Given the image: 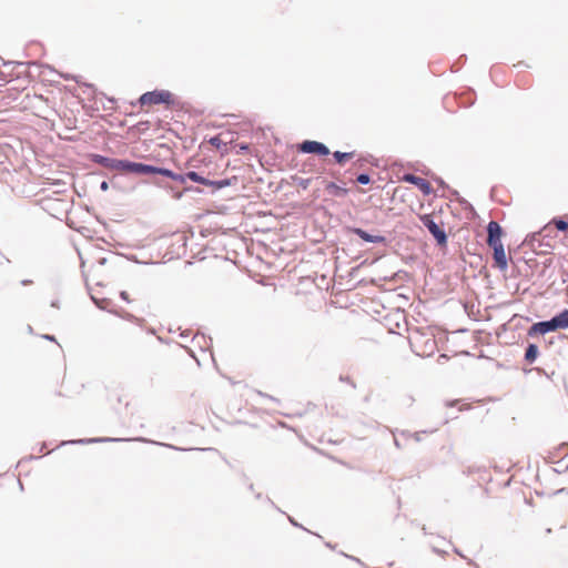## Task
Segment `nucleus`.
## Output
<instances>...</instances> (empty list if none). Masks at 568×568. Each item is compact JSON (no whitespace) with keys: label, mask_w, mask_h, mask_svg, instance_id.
I'll return each instance as SVG.
<instances>
[{"label":"nucleus","mask_w":568,"mask_h":568,"mask_svg":"<svg viewBox=\"0 0 568 568\" xmlns=\"http://www.w3.org/2000/svg\"><path fill=\"white\" fill-rule=\"evenodd\" d=\"M138 103L141 106L163 104L169 110L183 109L184 106V103L178 95L164 89H154L142 93L138 99Z\"/></svg>","instance_id":"obj_1"},{"label":"nucleus","mask_w":568,"mask_h":568,"mask_svg":"<svg viewBox=\"0 0 568 568\" xmlns=\"http://www.w3.org/2000/svg\"><path fill=\"white\" fill-rule=\"evenodd\" d=\"M355 283L351 280L346 282L336 281L332 287L331 304L338 308L347 310L354 304Z\"/></svg>","instance_id":"obj_2"},{"label":"nucleus","mask_w":568,"mask_h":568,"mask_svg":"<svg viewBox=\"0 0 568 568\" xmlns=\"http://www.w3.org/2000/svg\"><path fill=\"white\" fill-rule=\"evenodd\" d=\"M187 180H189V178L186 176V172L185 173H175V176L172 181H174L181 185H184L182 191H178L171 184L164 183L159 179H153L152 183L158 187L166 190L176 200H180L184 193H203L204 192L199 186L185 185Z\"/></svg>","instance_id":"obj_3"},{"label":"nucleus","mask_w":568,"mask_h":568,"mask_svg":"<svg viewBox=\"0 0 568 568\" xmlns=\"http://www.w3.org/2000/svg\"><path fill=\"white\" fill-rule=\"evenodd\" d=\"M120 442H140V443H151L156 445L166 446L169 448L178 449V447L170 445V444H162L158 443L151 439H148L145 437H134V438H120V437H93V438H81V439H73V440H67L62 442L61 445H88L93 443H120ZM181 448H179L180 450Z\"/></svg>","instance_id":"obj_4"},{"label":"nucleus","mask_w":568,"mask_h":568,"mask_svg":"<svg viewBox=\"0 0 568 568\" xmlns=\"http://www.w3.org/2000/svg\"><path fill=\"white\" fill-rule=\"evenodd\" d=\"M297 150L301 153L314 154L320 158L331 154V151L325 143L315 140H304L297 144Z\"/></svg>","instance_id":"obj_5"},{"label":"nucleus","mask_w":568,"mask_h":568,"mask_svg":"<svg viewBox=\"0 0 568 568\" xmlns=\"http://www.w3.org/2000/svg\"><path fill=\"white\" fill-rule=\"evenodd\" d=\"M153 164H146L142 162H134L128 159L123 161L122 173L124 174H134V175H145L153 176Z\"/></svg>","instance_id":"obj_6"},{"label":"nucleus","mask_w":568,"mask_h":568,"mask_svg":"<svg viewBox=\"0 0 568 568\" xmlns=\"http://www.w3.org/2000/svg\"><path fill=\"white\" fill-rule=\"evenodd\" d=\"M89 159L92 163L98 164L102 168L109 169L111 171L122 172L124 159L109 158L106 155H102V154H98V153L89 154Z\"/></svg>","instance_id":"obj_7"},{"label":"nucleus","mask_w":568,"mask_h":568,"mask_svg":"<svg viewBox=\"0 0 568 568\" xmlns=\"http://www.w3.org/2000/svg\"><path fill=\"white\" fill-rule=\"evenodd\" d=\"M420 221L425 227L432 233V235L436 239L439 245H445L447 242V236L445 231L435 223L433 217L429 214H425L420 216Z\"/></svg>","instance_id":"obj_8"},{"label":"nucleus","mask_w":568,"mask_h":568,"mask_svg":"<svg viewBox=\"0 0 568 568\" xmlns=\"http://www.w3.org/2000/svg\"><path fill=\"white\" fill-rule=\"evenodd\" d=\"M487 232H488L487 244L491 248L503 245V242H501L503 230L497 222L490 221L487 226Z\"/></svg>","instance_id":"obj_9"},{"label":"nucleus","mask_w":568,"mask_h":568,"mask_svg":"<svg viewBox=\"0 0 568 568\" xmlns=\"http://www.w3.org/2000/svg\"><path fill=\"white\" fill-rule=\"evenodd\" d=\"M402 180L416 185L425 195L433 191L432 184L424 178L407 173L403 175Z\"/></svg>","instance_id":"obj_10"},{"label":"nucleus","mask_w":568,"mask_h":568,"mask_svg":"<svg viewBox=\"0 0 568 568\" xmlns=\"http://www.w3.org/2000/svg\"><path fill=\"white\" fill-rule=\"evenodd\" d=\"M341 258L342 257L338 255L334 283L336 281L346 282L347 280H351L353 282V276L355 274V266L344 267Z\"/></svg>","instance_id":"obj_11"},{"label":"nucleus","mask_w":568,"mask_h":568,"mask_svg":"<svg viewBox=\"0 0 568 568\" xmlns=\"http://www.w3.org/2000/svg\"><path fill=\"white\" fill-rule=\"evenodd\" d=\"M554 331H557V328H556V323H554V320L551 318L550 321L538 322V323H535L534 325H531L530 328L528 329V336H535L538 334L544 335L548 332H554Z\"/></svg>","instance_id":"obj_12"},{"label":"nucleus","mask_w":568,"mask_h":568,"mask_svg":"<svg viewBox=\"0 0 568 568\" xmlns=\"http://www.w3.org/2000/svg\"><path fill=\"white\" fill-rule=\"evenodd\" d=\"M494 261L495 265L501 270L505 271L508 267L507 256L504 248V245L494 247Z\"/></svg>","instance_id":"obj_13"},{"label":"nucleus","mask_w":568,"mask_h":568,"mask_svg":"<svg viewBox=\"0 0 568 568\" xmlns=\"http://www.w3.org/2000/svg\"><path fill=\"white\" fill-rule=\"evenodd\" d=\"M235 180H236V178H225V179H220V180H211L210 179L207 187H211V194H214L219 190L231 186L232 182Z\"/></svg>","instance_id":"obj_14"},{"label":"nucleus","mask_w":568,"mask_h":568,"mask_svg":"<svg viewBox=\"0 0 568 568\" xmlns=\"http://www.w3.org/2000/svg\"><path fill=\"white\" fill-rule=\"evenodd\" d=\"M186 242H187V237L184 233H181V232H176V233H173L172 234V245H176L178 246V255L181 254V251L182 253L185 252L186 250Z\"/></svg>","instance_id":"obj_15"},{"label":"nucleus","mask_w":568,"mask_h":568,"mask_svg":"<svg viewBox=\"0 0 568 568\" xmlns=\"http://www.w3.org/2000/svg\"><path fill=\"white\" fill-rule=\"evenodd\" d=\"M339 183L342 185H339V184H337L335 182H332L329 184V189L332 190L331 193L334 196H337V197L344 196V195H346L351 191L349 187H346V182L344 180H341Z\"/></svg>","instance_id":"obj_16"},{"label":"nucleus","mask_w":568,"mask_h":568,"mask_svg":"<svg viewBox=\"0 0 568 568\" xmlns=\"http://www.w3.org/2000/svg\"><path fill=\"white\" fill-rule=\"evenodd\" d=\"M91 301L93 304L101 311H106L109 313H115L114 311L110 310L109 306L112 304V301L110 298L103 297L98 298L94 295L90 294Z\"/></svg>","instance_id":"obj_17"},{"label":"nucleus","mask_w":568,"mask_h":568,"mask_svg":"<svg viewBox=\"0 0 568 568\" xmlns=\"http://www.w3.org/2000/svg\"><path fill=\"white\" fill-rule=\"evenodd\" d=\"M356 234L365 242H372L376 244H385V239L381 235H369L368 233L357 229Z\"/></svg>","instance_id":"obj_18"},{"label":"nucleus","mask_w":568,"mask_h":568,"mask_svg":"<svg viewBox=\"0 0 568 568\" xmlns=\"http://www.w3.org/2000/svg\"><path fill=\"white\" fill-rule=\"evenodd\" d=\"M554 323H556L557 329H566L568 328V310L562 311L558 315L552 317Z\"/></svg>","instance_id":"obj_19"},{"label":"nucleus","mask_w":568,"mask_h":568,"mask_svg":"<svg viewBox=\"0 0 568 568\" xmlns=\"http://www.w3.org/2000/svg\"><path fill=\"white\" fill-rule=\"evenodd\" d=\"M373 194L369 196V200L372 201V204L374 206H379L383 203V187L377 184L372 187Z\"/></svg>","instance_id":"obj_20"},{"label":"nucleus","mask_w":568,"mask_h":568,"mask_svg":"<svg viewBox=\"0 0 568 568\" xmlns=\"http://www.w3.org/2000/svg\"><path fill=\"white\" fill-rule=\"evenodd\" d=\"M186 176L189 178L190 181H192L194 183H197V184H201L204 186L209 185L210 179L203 176L201 173H199L196 171H187Z\"/></svg>","instance_id":"obj_21"},{"label":"nucleus","mask_w":568,"mask_h":568,"mask_svg":"<svg viewBox=\"0 0 568 568\" xmlns=\"http://www.w3.org/2000/svg\"><path fill=\"white\" fill-rule=\"evenodd\" d=\"M355 155V151H351V152H341V151H335L333 152V158H334V161L337 163V164H344L346 163L348 160H351L353 156Z\"/></svg>","instance_id":"obj_22"},{"label":"nucleus","mask_w":568,"mask_h":568,"mask_svg":"<svg viewBox=\"0 0 568 568\" xmlns=\"http://www.w3.org/2000/svg\"><path fill=\"white\" fill-rule=\"evenodd\" d=\"M156 175H161L163 178L173 180L174 176H175V172L172 171L171 169H168V168L154 165V168H153V176L155 178Z\"/></svg>","instance_id":"obj_23"},{"label":"nucleus","mask_w":568,"mask_h":568,"mask_svg":"<svg viewBox=\"0 0 568 568\" xmlns=\"http://www.w3.org/2000/svg\"><path fill=\"white\" fill-rule=\"evenodd\" d=\"M538 347L535 344H529L525 352V361L529 364L534 363L538 356Z\"/></svg>","instance_id":"obj_24"},{"label":"nucleus","mask_w":568,"mask_h":568,"mask_svg":"<svg viewBox=\"0 0 568 568\" xmlns=\"http://www.w3.org/2000/svg\"><path fill=\"white\" fill-rule=\"evenodd\" d=\"M114 314L118 315L116 312ZM119 316H121L122 318H124L126 321L133 322V323H141L144 321L142 318H138L135 315L128 313V312H124L123 314H119Z\"/></svg>","instance_id":"obj_25"},{"label":"nucleus","mask_w":568,"mask_h":568,"mask_svg":"<svg viewBox=\"0 0 568 568\" xmlns=\"http://www.w3.org/2000/svg\"><path fill=\"white\" fill-rule=\"evenodd\" d=\"M209 143L217 149H220L222 145H226V143L223 142L219 135L211 136Z\"/></svg>","instance_id":"obj_26"},{"label":"nucleus","mask_w":568,"mask_h":568,"mask_svg":"<svg viewBox=\"0 0 568 568\" xmlns=\"http://www.w3.org/2000/svg\"><path fill=\"white\" fill-rule=\"evenodd\" d=\"M285 515H286L287 520L290 521V524H291L292 526H294V527H296V528H300V529H303V530H305V531H307V532H311L307 528H305L302 524H300V523H298L294 517H292V516H290V515H287V514H285Z\"/></svg>","instance_id":"obj_27"},{"label":"nucleus","mask_w":568,"mask_h":568,"mask_svg":"<svg viewBox=\"0 0 568 568\" xmlns=\"http://www.w3.org/2000/svg\"><path fill=\"white\" fill-rule=\"evenodd\" d=\"M552 223L555 224V226L559 230V231H567L568 230V223L562 221V220H558V219H554L552 220Z\"/></svg>","instance_id":"obj_28"},{"label":"nucleus","mask_w":568,"mask_h":568,"mask_svg":"<svg viewBox=\"0 0 568 568\" xmlns=\"http://www.w3.org/2000/svg\"><path fill=\"white\" fill-rule=\"evenodd\" d=\"M371 182V178L368 174H357V183L368 184Z\"/></svg>","instance_id":"obj_29"},{"label":"nucleus","mask_w":568,"mask_h":568,"mask_svg":"<svg viewBox=\"0 0 568 568\" xmlns=\"http://www.w3.org/2000/svg\"><path fill=\"white\" fill-rule=\"evenodd\" d=\"M239 151L237 154H244L250 151V144L247 143H240L237 144Z\"/></svg>","instance_id":"obj_30"},{"label":"nucleus","mask_w":568,"mask_h":568,"mask_svg":"<svg viewBox=\"0 0 568 568\" xmlns=\"http://www.w3.org/2000/svg\"><path fill=\"white\" fill-rule=\"evenodd\" d=\"M120 298L126 303H130L131 300L129 297V294L126 291H121L120 294H119Z\"/></svg>","instance_id":"obj_31"},{"label":"nucleus","mask_w":568,"mask_h":568,"mask_svg":"<svg viewBox=\"0 0 568 568\" xmlns=\"http://www.w3.org/2000/svg\"><path fill=\"white\" fill-rule=\"evenodd\" d=\"M265 500H266V501H267L272 507H274L276 510H278V511H280V513H282V514H285L281 508H278V507L274 504V501H273L270 497H265Z\"/></svg>","instance_id":"obj_32"},{"label":"nucleus","mask_w":568,"mask_h":568,"mask_svg":"<svg viewBox=\"0 0 568 568\" xmlns=\"http://www.w3.org/2000/svg\"><path fill=\"white\" fill-rule=\"evenodd\" d=\"M339 381L341 382H347L349 383L352 386H355V384L352 382L351 377L348 375L344 376V375H341L339 376Z\"/></svg>","instance_id":"obj_33"},{"label":"nucleus","mask_w":568,"mask_h":568,"mask_svg":"<svg viewBox=\"0 0 568 568\" xmlns=\"http://www.w3.org/2000/svg\"><path fill=\"white\" fill-rule=\"evenodd\" d=\"M100 190H101V191H103V192L108 191V190H109V182H108V181H105V180H104V181H102V182L100 183Z\"/></svg>","instance_id":"obj_34"},{"label":"nucleus","mask_w":568,"mask_h":568,"mask_svg":"<svg viewBox=\"0 0 568 568\" xmlns=\"http://www.w3.org/2000/svg\"><path fill=\"white\" fill-rule=\"evenodd\" d=\"M42 338L49 341V342H54L57 343V339H55V336L54 335H51V334H44L42 335Z\"/></svg>","instance_id":"obj_35"},{"label":"nucleus","mask_w":568,"mask_h":568,"mask_svg":"<svg viewBox=\"0 0 568 568\" xmlns=\"http://www.w3.org/2000/svg\"><path fill=\"white\" fill-rule=\"evenodd\" d=\"M32 283H33V281L32 280H28V278L21 281V285H23V286L31 285Z\"/></svg>","instance_id":"obj_36"},{"label":"nucleus","mask_w":568,"mask_h":568,"mask_svg":"<svg viewBox=\"0 0 568 568\" xmlns=\"http://www.w3.org/2000/svg\"><path fill=\"white\" fill-rule=\"evenodd\" d=\"M51 306L54 307V308H60V301L59 300H53L51 302Z\"/></svg>","instance_id":"obj_37"},{"label":"nucleus","mask_w":568,"mask_h":568,"mask_svg":"<svg viewBox=\"0 0 568 568\" xmlns=\"http://www.w3.org/2000/svg\"><path fill=\"white\" fill-rule=\"evenodd\" d=\"M106 262H108V258H106V257H100V258L98 260V264H100V265H105V264H106Z\"/></svg>","instance_id":"obj_38"},{"label":"nucleus","mask_w":568,"mask_h":568,"mask_svg":"<svg viewBox=\"0 0 568 568\" xmlns=\"http://www.w3.org/2000/svg\"><path fill=\"white\" fill-rule=\"evenodd\" d=\"M260 395H262V396H264V397L268 398L270 400H274V402L276 400L273 396L267 395V394H263L262 392H260Z\"/></svg>","instance_id":"obj_39"},{"label":"nucleus","mask_w":568,"mask_h":568,"mask_svg":"<svg viewBox=\"0 0 568 568\" xmlns=\"http://www.w3.org/2000/svg\"><path fill=\"white\" fill-rule=\"evenodd\" d=\"M84 85H85V88H87V89H89V90H91V91H93V92L95 91V89H94L93 84L84 83Z\"/></svg>","instance_id":"obj_40"},{"label":"nucleus","mask_w":568,"mask_h":568,"mask_svg":"<svg viewBox=\"0 0 568 568\" xmlns=\"http://www.w3.org/2000/svg\"><path fill=\"white\" fill-rule=\"evenodd\" d=\"M255 498H256V499H262V498H263L262 493H256V494H255Z\"/></svg>","instance_id":"obj_41"},{"label":"nucleus","mask_w":568,"mask_h":568,"mask_svg":"<svg viewBox=\"0 0 568 568\" xmlns=\"http://www.w3.org/2000/svg\"><path fill=\"white\" fill-rule=\"evenodd\" d=\"M325 546L331 548V549H334V546L331 542H325Z\"/></svg>","instance_id":"obj_42"},{"label":"nucleus","mask_w":568,"mask_h":568,"mask_svg":"<svg viewBox=\"0 0 568 568\" xmlns=\"http://www.w3.org/2000/svg\"><path fill=\"white\" fill-rule=\"evenodd\" d=\"M248 489H250L251 491H253V490H254V485H253V484H250V485H248Z\"/></svg>","instance_id":"obj_43"},{"label":"nucleus","mask_w":568,"mask_h":568,"mask_svg":"<svg viewBox=\"0 0 568 568\" xmlns=\"http://www.w3.org/2000/svg\"><path fill=\"white\" fill-rule=\"evenodd\" d=\"M72 79H73L77 83H80V81H79V77H72Z\"/></svg>","instance_id":"obj_44"},{"label":"nucleus","mask_w":568,"mask_h":568,"mask_svg":"<svg viewBox=\"0 0 568 568\" xmlns=\"http://www.w3.org/2000/svg\"><path fill=\"white\" fill-rule=\"evenodd\" d=\"M301 184H302L304 187H306L307 182H306V181H302V183H301Z\"/></svg>","instance_id":"obj_45"},{"label":"nucleus","mask_w":568,"mask_h":568,"mask_svg":"<svg viewBox=\"0 0 568 568\" xmlns=\"http://www.w3.org/2000/svg\"><path fill=\"white\" fill-rule=\"evenodd\" d=\"M158 339H159L161 343H164V339H163L161 336H158Z\"/></svg>","instance_id":"obj_46"},{"label":"nucleus","mask_w":568,"mask_h":568,"mask_svg":"<svg viewBox=\"0 0 568 568\" xmlns=\"http://www.w3.org/2000/svg\"><path fill=\"white\" fill-rule=\"evenodd\" d=\"M148 333L153 334V333H154V329H153V328H149Z\"/></svg>","instance_id":"obj_47"},{"label":"nucleus","mask_w":568,"mask_h":568,"mask_svg":"<svg viewBox=\"0 0 568 568\" xmlns=\"http://www.w3.org/2000/svg\"><path fill=\"white\" fill-rule=\"evenodd\" d=\"M19 488L23 489V485L20 480H19Z\"/></svg>","instance_id":"obj_48"},{"label":"nucleus","mask_w":568,"mask_h":568,"mask_svg":"<svg viewBox=\"0 0 568 568\" xmlns=\"http://www.w3.org/2000/svg\"><path fill=\"white\" fill-rule=\"evenodd\" d=\"M44 446H45V444H42V445H41V447H40V452H42V450H43Z\"/></svg>","instance_id":"obj_49"},{"label":"nucleus","mask_w":568,"mask_h":568,"mask_svg":"<svg viewBox=\"0 0 568 568\" xmlns=\"http://www.w3.org/2000/svg\"><path fill=\"white\" fill-rule=\"evenodd\" d=\"M213 448L212 447H209V448H203L202 450H212Z\"/></svg>","instance_id":"obj_50"}]
</instances>
